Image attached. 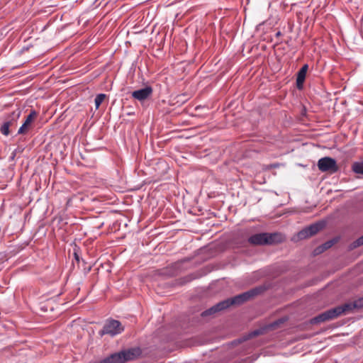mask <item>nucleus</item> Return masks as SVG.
Segmentation results:
<instances>
[{
	"mask_svg": "<svg viewBox=\"0 0 363 363\" xmlns=\"http://www.w3.org/2000/svg\"><path fill=\"white\" fill-rule=\"evenodd\" d=\"M139 354L138 350L133 349L114 353L101 361L100 363H125L132 360Z\"/></svg>",
	"mask_w": 363,
	"mask_h": 363,
	"instance_id": "4",
	"label": "nucleus"
},
{
	"mask_svg": "<svg viewBox=\"0 0 363 363\" xmlns=\"http://www.w3.org/2000/svg\"><path fill=\"white\" fill-rule=\"evenodd\" d=\"M106 96L104 94H99L96 95L94 99L96 109H98L99 108L100 105L102 104Z\"/></svg>",
	"mask_w": 363,
	"mask_h": 363,
	"instance_id": "17",
	"label": "nucleus"
},
{
	"mask_svg": "<svg viewBox=\"0 0 363 363\" xmlns=\"http://www.w3.org/2000/svg\"><path fill=\"white\" fill-rule=\"evenodd\" d=\"M306 73L302 72L301 71H298L297 73L296 77V87L298 89L301 90L303 89V82L306 79Z\"/></svg>",
	"mask_w": 363,
	"mask_h": 363,
	"instance_id": "15",
	"label": "nucleus"
},
{
	"mask_svg": "<svg viewBox=\"0 0 363 363\" xmlns=\"http://www.w3.org/2000/svg\"><path fill=\"white\" fill-rule=\"evenodd\" d=\"M21 116V111L16 110L11 113V114L6 118V120L4 122L0 128V132L4 135H9L10 133L9 128L13 126L19 118Z\"/></svg>",
	"mask_w": 363,
	"mask_h": 363,
	"instance_id": "7",
	"label": "nucleus"
},
{
	"mask_svg": "<svg viewBox=\"0 0 363 363\" xmlns=\"http://www.w3.org/2000/svg\"><path fill=\"white\" fill-rule=\"evenodd\" d=\"M316 233H318V222H315L299 231L292 237L291 240L294 242H298L301 240L307 239Z\"/></svg>",
	"mask_w": 363,
	"mask_h": 363,
	"instance_id": "6",
	"label": "nucleus"
},
{
	"mask_svg": "<svg viewBox=\"0 0 363 363\" xmlns=\"http://www.w3.org/2000/svg\"><path fill=\"white\" fill-rule=\"evenodd\" d=\"M318 321V317H314L313 319H312V322L313 323H316Z\"/></svg>",
	"mask_w": 363,
	"mask_h": 363,
	"instance_id": "23",
	"label": "nucleus"
},
{
	"mask_svg": "<svg viewBox=\"0 0 363 363\" xmlns=\"http://www.w3.org/2000/svg\"><path fill=\"white\" fill-rule=\"evenodd\" d=\"M316 250H314L313 253L315 255Z\"/></svg>",
	"mask_w": 363,
	"mask_h": 363,
	"instance_id": "26",
	"label": "nucleus"
},
{
	"mask_svg": "<svg viewBox=\"0 0 363 363\" xmlns=\"http://www.w3.org/2000/svg\"><path fill=\"white\" fill-rule=\"evenodd\" d=\"M284 237L281 233H262L250 236L248 241L255 245H272L282 242Z\"/></svg>",
	"mask_w": 363,
	"mask_h": 363,
	"instance_id": "3",
	"label": "nucleus"
},
{
	"mask_svg": "<svg viewBox=\"0 0 363 363\" xmlns=\"http://www.w3.org/2000/svg\"><path fill=\"white\" fill-rule=\"evenodd\" d=\"M226 303H223V301L219 302L218 303L216 304L215 306H212L208 310H206L205 311L202 312L201 315L205 317L209 315H213L218 311H220L222 310L225 309V304Z\"/></svg>",
	"mask_w": 363,
	"mask_h": 363,
	"instance_id": "11",
	"label": "nucleus"
},
{
	"mask_svg": "<svg viewBox=\"0 0 363 363\" xmlns=\"http://www.w3.org/2000/svg\"><path fill=\"white\" fill-rule=\"evenodd\" d=\"M319 169L323 172L330 171L332 173L337 171L336 161L331 157H323L319 160Z\"/></svg>",
	"mask_w": 363,
	"mask_h": 363,
	"instance_id": "8",
	"label": "nucleus"
},
{
	"mask_svg": "<svg viewBox=\"0 0 363 363\" xmlns=\"http://www.w3.org/2000/svg\"><path fill=\"white\" fill-rule=\"evenodd\" d=\"M74 255H75L76 259L78 260V259H79V258H78L77 255V254H74Z\"/></svg>",
	"mask_w": 363,
	"mask_h": 363,
	"instance_id": "25",
	"label": "nucleus"
},
{
	"mask_svg": "<svg viewBox=\"0 0 363 363\" xmlns=\"http://www.w3.org/2000/svg\"><path fill=\"white\" fill-rule=\"evenodd\" d=\"M37 117V112L35 111H31L30 113L26 117L24 123L18 129V134L26 133L31 128L32 123Z\"/></svg>",
	"mask_w": 363,
	"mask_h": 363,
	"instance_id": "9",
	"label": "nucleus"
},
{
	"mask_svg": "<svg viewBox=\"0 0 363 363\" xmlns=\"http://www.w3.org/2000/svg\"><path fill=\"white\" fill-rule=\"evenodd\" d=\"M226 303H223V301L219 302L218 303L216 304L215 306H212L208 310H206L205 311L202 312L201 315L205 317L209 315H213L218 311H220L222 310L225 309V304Z\"/></svg>",
	"mask_w": 363,
	"mask_h": 363,
	"instance_id": "12",
	"label": "nucleus"
},
{
	"mask_svg": "<svg viewBox=\"0 0 363 363\" xmlns=\"http://www.w3.org/2000/svg\"><path fill=\"white\" fill-rule=\"evenodd\" d=\"M123 330V326L118 320L111 319L106 321L99 333L101 335H109L113 337L121 333Z\"/></svg>",
	"mask_w": 363,
	"mask_h": 363,
	"instance_id": "5",
	"label": "nucleus"
},
{
	"mask_svg": "<svg viewBox=\"0 0 363 363\" xmlns=\"http://www.w3.org/2000/svg\"><path fill=\"white\" fill-rule=\"evenodd\" d=\"M252 334L253 336H256V335H258L260 334V331L259 330H255Z\"/></svg>",
	"mask_w": 363,
	"mask_h": 363,
	"instance_id": "22",
	"label": "nucleus"
},
{
	"mask_svg": "<svg viewBox=\"0 0 363 363\" xmlns=\"http://www.w3.org/2000/svg\"><path fill=\"white\" fill-rule=\"evenodd\" d=\"M325 225V222L324 220H319V230L323 228Z\"/></svg>",
	"mask_w": 363,
	"mask_h": 363,
	"instance_id": "21",
	"label": "nucleus"
},
{
	"mask_svg": "<svg viewBox=\"0 0 363 363\" xmlns=\"http://www.w3.org/2000/svg\"><path fill=\"white\" fill-rule=\"evenodd\" d=\"M363 306V298L355 301L354 303H345L342 306L335 307L326 311L324 313L319 314V322L332 320L337 318L341 314L350 311L354 308L361 307Z\"/></svg>",
	"mask_w": 363,
	"mask_h": 363,
	"instance_id": "2",
	"label": "nucleus"
},
{
	"mask_svg": "<svg viewBox=\"0 0 363 363\" xmlns=\"http://www.w3.org/2000/svg\"><path fill=\"white\" fill-rule=\"evenodd\" d=\"M352 169L356 174H363V160L354 162L352 164Z\"/></svg>",
	"mask_w": 363,
	"mask_h": 363,
	"instance_id": "16",
	"label": "nucleus"
},
{
	"mask_svg": "<svg viewBox=\"0 0 363 363\" xmlns=\"http://www.w3.org/2000/svg\"><path fill=\"white\" fill-rule=\"evenodd\" d=\"M262 291V289L261 288H255L253 289H251L248 291L240 294V296L242 297V301L245 302L250 300V298H253L254 296H257L259 293H261Z\"/></svg>",
	"mask_w": 363,
	"mask_h": 363,
	"instance_id": "13",
	"label": "nucleus"
},
{
	"mask_svg": "<svg viewBox=\"0 0 363 363\" xmlns=\"http://www.w3.org/2000/svg\"><path fill=\"white\" fill-rule=\"evenodd\" d=\"M363 306V298L355 301L354 303H345L342 306L335 307L326 311L324 313L319 314V322L332 320L337 318L341 314L350 311L354 308L361 307Z\"/></svg>",
	"mask_w": 363,
	"mask_h": 363,
	"instance_id": "1",
	"label": "nucleus"
},
{
	"mask_svg": "<svg viewBox=\"0 0 363 363\" xmlns=\"http://www.w3.org/2000/svg\"><path fill=\"white\" fill-rule=\"evenodd\" d=\"M363 245V235L359 237L355 241H354L351 245V248H356Z\"/></svg>",
	"mask_w": 363,
	"mask_h": 363,
	"instance_id": "18",
	"label": "nucleus"
},
{
	"mask_svg": "<svg viewBox=\"0 0 363 363\" xmlns=\"http://www.w3.org/2000/svg\"><path fill=\"white\" fill-rule=\"evenodd\" d=\"M333 242L329 241L325 242L321 246H319V252H323L324 250H327L328 248L330 247L333 245Z\"/></svg>",
	"mask_w": 363,
	"mask_h": 363,
	"instance_id": "19",
	"label": "nucleus"
},
{
	"mask_svg": "<svg viewBox=\"0 0 363 363\" xmlns=\"http://www.w3.org/2000/svg\"><path fill=\"white\" fill-rule=\"evenodd\" d=\"M152 93V89L150 86H145V88L134 91L132 93V96L139 101H143L147 99Z\"/></svg>",
	"mask_w": 363,
	"mask_h": 363,
	"instance_id": "10",
	"label": "nucleus"
},
{
	"mask_svg": "<svg viewBox=\"0 0 363 363\" xmlns=\"http://www.w3.org/2000/svg\"><path fill=\"white\" fill-rule=\"evenodd\" d=\"M276 35H277V36L281 35V32L280 31L277 32Z\"/></svg>",
	"mask_w": 363,
	"mask_h": 363,
	"instance_id": "24",
	"label": "nucleus"
},
{
	"mask_svg": "<svg viewBox=\"0 0 363 363\" xmlns=\"http://www.w3.org/2000/svg\"><path fill=\"white\" fill-rule=\"evenodd\" d=\"M308 65H304L300 69V71H301L302 72H305L306 73L307 72V70H308Z\"/></svg>",
	"mask_w": 363,
	"mask_h": 363,
	"instance_id": "20",
	"label": "nucleus"
},
{
	"mask_svg": "<svg viewBox=\"0 0 363 363\" xmlns=\"http://www.w3.org/2000/svg\"><path fill=\"white\" fill-rule=\"evenodd\" d=\"M223 303H226L224 306L225 308H228L230 306L233 305H240L244 303L242 299V297L239 295L234 296L231 298H228L226 300L223 301Z\"/></svg>",
	"mask_w": 363,
	"mask_h": 363,
	"instance_id": "14",
	"label": "nucleus"
}]
</instances>
